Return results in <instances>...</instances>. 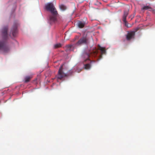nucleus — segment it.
I'll use <instances>...</instances> for the list:
<instances>
[{"label": "nucleus", "instance_id": "obj_10", "mask_svg": "<svg viewBox=\"0 0 155 155\" xmlns=\"http://www.w3.org/2000/svg\"><path fill=\"white\" fill-rule=\"evenodd\" d=\"M66 51H73L74 49V46L73 45H68L66 47Z\"/></svg>", "mask_w": 155, "mask_h": 155}, {"label": "nucleus", "instance_id": "obj_20", "mask_svg": "<svg viewBox=\"0 0 155 155\" xmlns=\"http://www.w3.org/2000/svg\"><path fill=\"white\" fill-rule=\"evenodd\" d=\"M87 57H88L89 55H88V54H87Z\"/></svg>", "mask_w": 155, "mask_h": 155}, {"label": "nucleus", "instance_id": "obj_14", "mask_svg": "<svg viewBox=\"0 0 155 155\" xmlns=\"http://www.w3.org/2000/svg\"><path fill=\"white\" fill-rule=\"evenodd\" d=\"M91 66L90 64H87L84 65V68L86 70L90 69Z\"/></svg>", "mask_w": 155, "mask_h": 155}, {"label": "nucleus", "instance_id": "obj_1", "mask_svg": "<svg viewBox=\"0 0 155 155\" xmlns=\"http://www.w3.org/2000/svg\"><path fill=\"white\" fill-rule=\"evenodd\" d=\"M45 8L47 11L50 12L52 14L48 18V23L51 25L58 23L57 17L58 13L53 4L52 3H47L45 5Z\"/></svg>", "mask_w": 155, "mask_h": 155}, {"label": "nucleus", "instance_id": "obj_18", "mask_svg": "<svg viewBox=\"0 0 155 155\" xmlns=\"http://www.w3.org/2000/svg\"><path fill=\"white\" fill-rule=\"evenodd\" d=\"M74 67L77 68V69H76V71H75V72H77L78 73H79L81 71V69H78L77 67Z\"/></svg>", "mask_w": 155, "mask_h": 155}, {"label": "nucleus", "instance_id": "obj_4", "mask_svg": "<svg viewBox=\"0 0 155 155\" xmlns=\"http://www.w3.org/2000/svg\"><path fill=\"white\" fill-rule=\"evenodd\" d=\"M0 50L4 52H7L9 50L8 48L6 46L4 41H0Z\"/></svg>", "mask_w": 155, "mask_h": 155}, {"label": "nucleus", "instance_id": "obj_15", "mask_svg": "<svg viewBox=\"0 0 155 155\" xmlns=\"http://www.w3.org/2000/svg\"><path fill=\"white\" fill-rule=\"evenodd\" d=\"M60 8L62 11H64L66 9L65 6L63 5H60Z\"/></svg>", "mask_w": 155, "mask_h": 155}, {"label": "nucleus", "instance_id": "obj_3", "mask_svg": "<svg viewBox=\"0 0 155 155\" xmlns=\"http://www.w3.org/2000/svg\"><path fill=\"white\" fill-rule=\"evenodd\" d=\"M88 39L86 36H84L80 39L75 45L78 46L82 44H87L88 43Z\"/></svg>", "mask_w": 155, "mask_h": 155}, {"label": "nucleus", "instance_id": "obj_16", "mask_svg": "<svg viewBox=\"0 0 155 155\" xmlns=\"http://www.w3.org/2000/svg\"><path fill=\"white\" fill-rule=\"evenodd\" d=\"M61 46V45L60 43H58L54 45V47L55 48H57Z\"/></svg>", "mask_w": 155, "mask_h": 155}, {"label": "nucleus", "instance_id": "obj_17", "mask_svg": "<svg viewBox=\"0 0 155 155\" xmlns=\"http://www.w3.org/2000/svg\"><path fill=\"white\" fill-rule=\"evenodd\" d=\"M150 8L149 6H144L142 8V9L143 10H147L149 9H150Z\"/></svg>", "mask_w": 155, "mask_h": 155}, {"label": "nucleus", "instance_id": "obj_5", "mask_svg": "<svg viewBox=\"0 0 155 155\" xmlns=\"http://www.w3.org/2000/svg\"><path fill=\"white\" fill-rule=\"evenodd\" d=\"M129 11V9L127 8V9H126L124 12V15L123 17V20L124 23L125 24V25L127 27H129L128 25V23H127L126 21V18L127 16L128 15V12Z\"/></svg>", "mask_w": 155, "mask_h": 155}, {"label": "nucleus", "instance_id": "obj_7", "mask_svg": "<svg viewBox=\"0 0 155 155\" xmlns=\"http://www.w3.org/2000/svg\"><path fill=\"white\" fill-rule=\"evenodd\" d=\"M137 31V30L135 31H133L128 32L127 34L126 35V38L127 40L128 41H129L131 39L134 38L135 35V33Z\"/></svg>", "mask_w": 155, "mask_h": 155}, {"label": "nucleus", "instance_id": "obj_19", "mask_svg": "<svg viewBox=\"0 0 155 155\" xmlns=\"http://www.w3.org/2000/svg\"><path fill=\"white\" fill-rule=\"evenodd\" d=\"M97 51H96V52H95V53H96V54H97Z\"/></svg>", "mask_w": 155, "mask_h": 155}, {"label": "nucleus", "instance_id": "obj_9", "mask_svg": "<svg viewBox=\"0 0 155 155\" xmlns=\"http://www.w3.org/2000/svg\"><path fill=\"white\" fill-rule=\"evenodd\" d=\"M8 29V28L7 26L4 27L2 29V35L4 39H6L7 38Z\"/></svg>", "mask_w": 155, "mask_h": 155}, {"label": "nucleus", "instance_id": "obj_2", "mask_svg": "<svg viewBox=\"0 0 155 155\" xmlns=\"http://www.w3.org/2000/svg\"><path fill=\"white\" fill-rule=\"evenodd\" d=\"M77 68L74 67L71 70L69 71L67 74L64 73L63 71V65H62L60 67L58 71L57 78L59 79H62L63 78L67 76V75H71L75 71H76Z\"/></svg>", "mask_w": 155, "mask_h": 155}, {"label": "nucleus", "instance_id": "obj_11", "mask_svg": "<svg viewBox=\"0 0 155 155\" xmlns=\"http://www.w3.org/2000/svg\"><path fill=\"white\" fill-rule=\"evenodd\" d=\"M98 49L100 50L101 51V55L100 56V57L101 58L102 57V55L105 54L106 53V50L105 49V48H103L101 47V46H99Z\"/></svg>", "mask_w": 155, "mask_h": 155}, {"label": "nucleus", "instance_id": "obj_6", "mask_svg": "<svg viewBox=\"0 0 155 155\" xmlns=\"http://www.w3.org/2000/svg\"><path fill=\"white\" fill-rule=\"evenodd\" d=\"M129 11V9L127 8V9H126L124 12V15L123 17V20L124 23L125 24V25L127 27H129L128 25V23H127L126 21V18L127 16L128 15V12Z\"/></svg>", "mask_w": 155, "mask_h": 155}, {"label": "nucleus", "instance_id": "obj_12", "mask_svg": "<svg viewBox=\"0 0 155 155\" xmlns=\"http://www.w3.org/2000/svg\"><path fill=\"white\" fill-rule=\"evenodd\" d=\"M78 27L80 28H83L85 24V22L84 21H79L78 22Z\"/></svg>", "mask_w": 155, "mask_h": 155}, {"label": "nucleus", "instance_id": "obj_13", "mask_svg": "<svg viewBox=\"0 0 155 155\" xmlns=\"http://www.w3.org/2000/svg\"><path fill=\"white\" fill-rule=\"evenodd\" d=\"M32 77L31 76H27L25 78V83L28 82L31 78Z\"/></svg>", "mask_w": 155, "mask_h": 155}, {"label": "nucleus", "instance_id": "obj_8", "mask_svg": "<svg viewBox=\"0 0 155 155\" xmlns=\"http://www.w3.org/2000/svg\"><path fill=\"white\" fill-rule=\"evenodd\" d=\"M18 25L17 23H15L11 29V32H12V35L14 37H15L17 33L18 30L17 28Z\"/></svg>", "mask_w": 155, "mask_h": 155}]
</instances>
